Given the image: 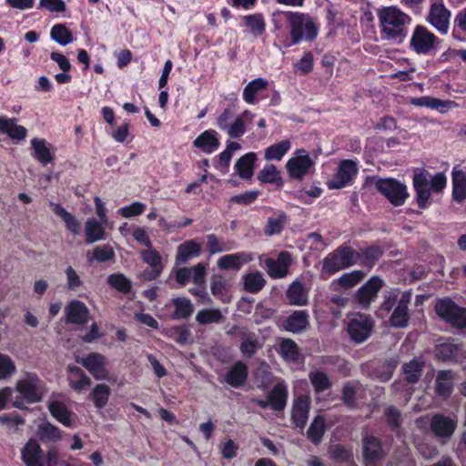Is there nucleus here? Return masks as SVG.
<instances>
[{
    "mask_svg": "<svg viewBox=\"0 0 466 466\" xmlns=\"http://www.w3.org/2000/svg\"><path fill=\"white\" fill-rule=\"evenodd\" d=\"M437 315L458 329L466 328V309L456 305L451 299L439 300L435 305Z\"/></svg>",
    "mask_w": 466,
    "mask_h": 466,
    "instance_id": "423d86ee",
    "label": "nucleus"
},
{
    "mask_svg": "<svg viewBox=\"0 0 466 466\" xmlns=\"http://www.w3.org/2000/svg\"><path fill=\"white\" fill-rule=\"evenodd\" d=\"M0 133L19 142L26 137L27 130L25 127L17 125L15 117L0 116Z\"/></svg>",
    "mask_w": 466,
    "mask_h": 466,
    "instance_id": "412c9836",
    "label": "nucleus"
},
{
    "mask_svg": "<svg viewBox=\"0 0 466 466\" xmlns=\"http://www.w3.org/2000/svg\"><path fill=\"white\" fill-rule=\"evenodd\" d=\"M309 380L317 392H322L330 388L331 382L328 375L323 371L309 373Z\"/></svg>",
    "mask_w": 466,
    "mask_h": 466,
    "instance_id": "864d4df0",
    "label": "nucleus"
},
{
    "mask_svg": "<svg viewBox=\"0 0 466 466\" xmlns=\"http://www.w3.org/2000/svg\"><path fill=\"white\" fill-rule=\"evenodd\" d=\"M224 316L219 309L208 308L200 309L196 314V321L199 325H208L212 323H219Z\"/></svg>",
    "mask_w": 466,
    "mask_h": 466,
    "instance_id": "58836bf2",
    "label": "nucleus"
},
{
    "mask_svg": "<svg viewBox=\"0 0 466 466\" xmlns=\"http://www.w3.org/2000/svg\"><path fill=\"white\" fill-rule=\"evenodd\" d=\"M287 222V216L284 212H278L274 217L268 218L264 233L267 236L279 234Z\"/></svg>",
    "mask_w": 466,
    "mask_h": 466,
    "instance_id": "c03bdc74",
    "label": "nucleus"
},
{
    "mask_svg": "<svg viewBox=\"0 0 466 466\" xmlns=\"http://www.w3.org/2000/svg\"><path fill=\"white\" fill-rule=\"evenodd\" d=\"M382 250L379 247H370L365 250H362L359 254V258L362 260V263L369 268H371L375 262L381 257Z\"/></svg>",
    "mask_w": 466,
    "mask_h": 466,
    "instance_id": "bf43d9fd",
    "label": "nucleus"
},
{
    "mask_svg": "<svg viewBox=\"0 0 466 466\" xmlns=\"http://www.w3.org/2000/svg\"><path fill=\"white\" fill-rule=\"evenodd\" d=\"M398 301V295L395 291L386 292L383 297V301L378 310V315L380 318H385Z\"/></svg>",
    "mask_w": 466,
    "mask_h": 466,
    "instance_id": "13d9d810",
    "label": "nucleus"
},
{
    "mask_svg": "<svg viewBox=\"0 0 466 466\" xmlns=\"http://www.w3.org/2000/svg\"><path fill=\"white\" fill-rule=\"evenodd\" d=\"M265 279L262 273L254 272L244 277L245 289L251 293L259 291L265 286Z\"/></svg>",
    "mask_w": 466,
    "mask_h": 466,
    "instance_id": "09e8293b",
    "label": "nucleus"
},
{
    "mask_svg": "<svg viewBox=\"0 0 466 466\" xmlns=\"http://www.w3.org/2000/svg\"><path fill=\"white\" fill-rule=\"evenodd\" d=\"M362 452L366 463H373L376 461H380L387 453L380 440L368 433L362 437Z\"/></svg>",
    "mask_w": 466,
    "mask_h": 466,
    "instance_id": "ddd939ff",
    "label": "nucleus"
},
{
    "mask_svg": "<svg viewBox=\"0 0 466 466\" xmlns=\"http://www.w3.org/2000/svg\"><path fill=\"white\" fill-rule=\"evenodd\" d=\"M201 246L194 239L185 241L177 247L176 255V263L177 265L186 264L191 258L198 257Z\"/></svg>",
    "mask_w": 466,
    "mask_h": 466,
    "instance_id": "a878e982",
    "label": "nucleus"
},
{
    "mask_svg": "<svg viewBox=\"0 0 466 466\" xmlns=\"http://www.w3.org/2000/svg\"><path fill=\"white\" fill-rule=\"evenodd\" d=\"M384 415L387 420L388 425L392 429H397L401 424V414L400 411L393 407L389 406L384 411Z\"/></svg>",
    "mask_w": 466,
    "mask_h": 466,
    "instance_id": "774afa93",
    "label": "nucleus"
},
{
    "mask_svg": "<svg viewBox=\"0 0 466 466\" xmlns=\"http://www.w3.org/2000/svg\"><path fill=\"white\" fill-rule=\"evenodd\" d=\"M438 38L426 26L418 25L410 35V48L417 55H429L437 48Z\"/></svg>",
    "mask_w": 466,
    "mask_h": 466,
    "instance_id": "0eeeda50",
    "label": "nucleus"
},
{
    "mask_svg": "<svg viewBox=\"0 0 466 466\" xmlns=\"http://www.w3.org/2000/svg\"><path fill=\"white\" fill-rule=\"evenodd\" d=\"M363 391L362 385L358 381H350L345 384L342 390V400L350 407L356 406V400Z\"/></svg>",
    "mask_w": 466,
    "mask_h": 466,
    "instance_id": "4c0bfd02",
    "label": "nucleus"
},
{
    "mask_svg": "<svg viewBox=\"0 0 466 466\" xmlns=\"http://www.w3.org/2000/svg\"><path fill=\"white\" fill-rule=\"evenodd\" d=\"M66 287L69 290H76L83 286V281L77 272L71 267H67L65 270Z\"/></svg>",
    "mask_w": 466,
    "mask_h": 466,
    "instance_id": "680f3d73",
    "label": "nucleus"
},
{
    "mask_svg": "<svg viewBox=\"0 0 466 466\" xmlns=\"http://www.w3.org/2000/svg\"><path fill=\"white\" fill-rule=\"evenodd\" d=\"M250 260H252V256L250 254L239 252L221 257L218 258L217 265L219 268L224 270H238L242 265L249 262Z\"/></svg>",
    "mask_w": 466,
    "mask_h": 466,
    "instance_id": "5701e85b",
    "label": "nucleus"
},
{
    "mask_svg": "<svg viewBox=\"0 0 466 466\" xmlns=\"http://www.w3.org/2000/svg\"><path fill=\"white\" fill-rule=\"evenodd\" d=\"M452 387H453L452 373L448 370L440 371L436 378L437 392L441 396L446 398L451 394Z\"/></svg>",
    "mask_w": 466,
    "mask_h": 466,
    "instance_id": "a19ab883",
    "label": "nucleus"
},
{
    "mask_svg": "<svg viewBox=\"0 0 466 466\" xmlns=\"http://www.w3.org/2000/svg\"><path fill=\"white\" fill-rule=\"evenodd\" d=\"M15 388L18 395L13 405L18 409L25 408L26 403L40 401L46 391L45 383L35 374H26L17 381Z\"/></svg>",
    "mask_w": 466,
    "mask_h": 466,
    "instance_id": "f03ea898",
    "label": "nucleus"
},
{
    "mask_svg": "<svg viewBox=\"0 0 466 466\" xmlns=\"http://www.w3.org/2000/svg\"><path fill=\"white\" fill-rule=\"evenodd\" d=\"M411 104L416 106H427L436 109H441L446 106V102L431 96H421L418 98H413L411 100Z\"/></svg>",
    "mask_w": 466,
    "mask_h": 466,
    "instance_id": "69168bd1",
    "label": "nucleus"
},
{
    "mask_svg": "<svg viewBox=\"0 0 466 466\" xmlns=\"http://www.w3.org/2000/svg\"><path fill=\"white\" fill-rule=\"evenodd\" d=\"M260 347L257 337L254 334H249L243 338L240 351L245 357L251 358Z\"/></svg>",
    "mask_w": 466,
    "mask_h": 466,
    "instance_id": "6e6d98bb",
    "label": "nucleus"
},
{
    "mask_svg": "<svg viewBox=\"0 0 466 466\" xmlns=\"http://www.w3.org/2000/svg\"><path fill=\"white\" fill-rule=\"evenodd\" d=\"M357 171V165L353 160H342L339 165L335 177L329 181V187L336 189L344 187Z\"/></svg>",
    "mask_w": 466,
    "mask_h": 466,
    "instance_id": "f3484780",
    "label": "nucleus"
},
{
    "mask_svg": "<svg viewBox=\"0 0 466 466\" xmlns=\"http://www.w3.org/2000/svg\"><path fill=\"white\" fill-rule=\"evenodd\" d=\"M289 303L293 306H306L309 303V289L299 280L293 281L286 291Z\"/></svg>",
    "mask_w": 466,
    "mask_h": 466,
    "instance_id": "4be33fe9",
    "label": "nucleus"
},
{
    "mask_svg": "<svg viewBox=\"0 0 466 466\" xmlns=\"http://www.w3.org/2000/svg\"><path fill=\"white\" fill-rule=\"evenodd\" d=\"M37 433L41 440L58 441L61 438L58 428L48 421L41 422L37 427Z\"/></svg>",
    "mask_w": 466,
    "mask_h": 466,
    "instance_id": "8fccbe9b",
    "label": "nucleus"
},
{
    "mask_svg": "<svg viewBox=\"0 0 466 466\" xmlns=\"http://www.w3.org/2000/svg\"><path fill=\"white\" fill-rule=\"evenodd\" d=\"M96 380H106L108 371L106 369V358L99 353H90L77 360Z\"/></svg>",
    "mask_w": 466,
    "mask_h": 466,
    "instance_id": "2eb2a0df",
    "label": "nucleus"
},
{
    "mask_svg": "<svg viewBox=\"0 0 466 466\" xmlns=\"http://www.w3.org/2000/svg\"><path fill=\"white\" fill-rule=\"evenodd\" d=\"M256 159L254 153H248L238 159L236 164V169L239 177L248 179L253 175V165Z\"/></svg>",
    "mask_w": 466,
    "mask_h": 466,
    "instance_id": "79ce46f5",
    "label": "nucleus"
},
{
    "mask_svg": "<svg viewBox=\"0 0 466 466\" xmlns=\"http://www.w3.org/2000/svg\"><path fill=\"white\" fill-rule=\"evenodd\" d=\"M94 259L99 262L111 260L115 257V252L109 245L97 246L93 250Z\"/></svg>",
    "mask_w": 466,
    "mask_h": 466,
    "instance_id": "338daca9",
    "label": "nucleus"
},
{
    "mask_svg": "<svg viewBox=\"0 0 466 466\" xmlns=\"http://www.w3.org/2000/svg\"><path fill=\"white\" fill-rule=\"evenodd\" d=\"M175 308L171 317L173 319H187L192 315L194 307L191 300L185 297H179L172 299Z\"/></svg>",
    "mask_w": 466,
    "mask_h": 466,
    "instance_id": "473e14b6",
    "label": "nucleus"
},
{
    "mask_svg": "<svg viewBox=\"0 0 466 466\" xmlns=\"http://www.w3.org/2000/svg\"><path fill=\"white\" fill-rule=\"evenodd\" d=\"M140 255L143 261L149 265L151 268H154L155 272H157V270L163 269L162 258L157 250L153 249L152 248H147V250H142Z\"/></svg>",
    "mask_w": 466,
    "mask_h": 466,
    "instance_id": "5fc2aeb1",
    "label": "nucleus"
},
{
    "mask_svg": "<svg viewBox=\"0 0 466 466\" xmlns=\"http://www.w3.org/2000/svg\"><path fill=\"white\" fill-rule=\"evenodd\" d=\"M52 40L61 46H66L73 42V35L69 29L63 24L55 25L50 32Z\"/></svg>",
    "mask_w": 466,
    "mask_h": 466,
    "instance_id": "a18cd8bd",
    "label": "nucleus"
},
{
    "mask_svg": "<svg viewBox=\"0 0 466 466\" xmlns=\"http://www.w3.org/2000/svg\"><path fill=\"white\" fill-rule=\"evenodd\" d=\"M15 372V365L12 359L0 353V380H5Z\"/></svg>",
    "mask_w": 466,
    "mask_h": 466,
    "instance_id": "0e129e2a",
    "label": "nucleus"
},
{
    "mask_svg": "<svg viewBox=\"0 0 466 466\" xmlns=\"http://www.w3.org/2000/svg\"><path fill=\"white\" fill-rule=\"evenodd\" d=\"M457 428V421L442 414L437 413L431 416V432L440 439L451 438Z\"/></svg>",
    "mask_w": 466,
    "mask_h": 466,
    "instance_id": "dca6fc26",
    "label": "nucleus"
},
{
    "mask_svg": "<svg viewBox=\"0 0 466 466\" xmlns=\"http://www.w3.org/2000/svg\"><path fill=\"white\" fill-rule=\"evenodd\" d=\"M358 260L359 253L350 247L341 246L324 258L321 278L326 279L341 269L354 265Z\"/></svg>",
    "mask_w": 466,
    "mask_h": 466,
    "instance_id": "20e7f679",
    "label": "nucleus"
},
{
    "mask_svg": "<svg viewBox=\"0 0 466 466\" xmlns=\"http://www.w3.org/2000/svg\"><path fill=\"white\" fill-rule=\"evenodd\" d=\"M233 242L226 241L215 234H209L206 237V246L210 254L230 251L233 248Z\"/></svg>",
    "mask_w": 466,
    "mask_h": 466,
    "instance_id": "c9c22d12",
    "label": "nucleus"
},
{
    "mask_svg": "<svg viewBox=\"0 0 466 466\" xmlns=\"http://www.w3.org/2000/svg\"><path fill=\"white\" fill-rule=\"evenodd\" d=\"M248 378V368L242 361H237L228 371L226 382L231 387L243 385Z\"/></svg>",
    "mask_w": 466,
    "mask_h": 466,
    "instance_id": "bb28decb",
    "label": "nucleus"
},
{
    "mask_svg": "<svg viewBox=\"0 0 466 466\" xmlns=\"http://www.w3.org/2000/svg\"><path fill=\"white\" fill-rule=\"evenodd\" d=\"M111 390L106 384H97L92 391V399L96 408L100 409L107 404Z\"/></svg>",
    "mask_w": 466,
    "mask_h": 466,
    "instance_id": "de8ad7c7",
    "label": "nucleus"
},
{
    "mask_svg": "<svg viewBox=\"0 0 466 466\" xmlns=\"http://www.w3.org/2000/svg\"><path fill=\"white\" fill-rule=\"evenodd\" d=\"M176 281L185 286L192 281L198 286H203L206 282V267L202 263H198L191 268H180L176 273Z\"/></svg>",
    "mask_w": 466,
    "mask_h": 466,
    "instance_id": "4468645a",
    "label": "nucleus"
},
{
    "mask_svg": "<svg viewBox=\"0 0 466 466\" xmlns=\"http://www.w3.org/2000/svg\"><path fill=\"white\" fill-rule=\"evenodd\" d=\"M413 184L417 193L418 205L420 208H424L427 206L431 197V190L432 189L428 174L423 171L415 174Z\"/></svg>",
    "mask_w": 466,
    "mask_h": 466,
    "instance_id": "6ab92c4d",
    "label": "nucleus"
},
{
    "mask_svg": "<svg viewBox=\"0 0 466 466\" xmlns=\"http://www.w3.org/2000/svg\"><path fill=\"white\" fill-rule=\"evenodd\" d=\"M21 459L25 466H56L59 454L55 449L49 450L44 456L39 443L29 440L21 450Z\"/></svg>",
    "mask_w": 466,
    "mask_h": 466,
    "instance_id": "39448f33",
    "label": "nucleus"
},
{
    "mask_svg": "<svg viewBox=\"0 0 466 466\" xmlns=\"http://www.w3.org/2000/svg\"><path fill=\"white\" fill-rule=\"evenodd\" d=\"M325 432V421L324 419L317 417L314 419L308 430L309 439L315 444H319Z\"/></svg>",
    "mask_w": 466,
    "mask_h": 466,
    "instance_id": "3c124183",
    "label": "nucleus"
},
{
    "mask_svg": "<svg viewBox=\"0 0 466 466\" xmlns=\"http://www.w3.org/2000/svg\"><path fill=\"white\" fill-rule=\"evenodd\" d=\"M289 256L286 252H281L279 255L278 260H268L267 262L268 273L273 278H283L288 273Z\"/></svg>",
    "mask_w": 466,
    "mask_h": 466,
    "instance_id": "f704fd0d",
    "label": "nucleus"
},
{
    "mask_svg": "<svg viewBox=\"0 0 466 466\" xmlns=\"http://www.w3.org/2000/svg\"><path fill=\"white\" fill-rule=\"evenodd\" d=\"M422 369L423 362L417 360L405 363L402 367L404 380L411 384L417 383L422 375Z\"/></svg>",
    "mask_w": 466,
    "mask_h": 466,
    "instance_id": "ea45409f",
    "label": "nucleus"
},
{
    "mask_svg": "<svg viewBox=\"0 0 466 466\" xmlns=\"http://www.w3.org/2000/svg\"><path fill=\"white\" fill-rule=\"evenodd\" d=\"M48 410L52 416L66 427H72V413L67 407L60 401H53L49 404Z\"/></svg>",
    "mask_w": 466,
    "mask_h": 466,
    "instance_id": "72a5a7b5",
    "label": "nucleus"
},
{
    "mask_svg": "<svg viewBox=\"0 0 466 466\" xmlns=\"http://www.w3.org/2000/svg\"><path fill=\"white\" fill-rule=\"evenodd\" d=\"M246 25L250 29V33L255 35H260L265 31V22L262 15L255 14L244 16Z\"/></svg>",
    "mask_w": 466,
    "mask_h": 466,
    "instance_id": "603ef678",
    "label": "nucleus"
},
{
    "mask_svg": "<svg viewBox=\"0 0 466 466\" xmlns=\"http://www.w3.org/2000/svg\"><path fill=\"white\" fill-rule=\"evenodd\" d=\"M285 17L290 27L292 44H298L302 40L312 41L317 37L318 27L309 15L286 12Z\"/></svg>",
    "mask_w": 466,
    "mask_h": 466,
    "instance_id": "7ed1b4c3",
    "label": "nucleus"
},
{
    "mask_svg": "<svg viewBox=\"0 0 466 466\" xmlns=\"http://www.w3.org/2000/svg\"><path fill=\"white\" fill-rule=\"evenodd\" d=\"M452 198L458 203L466 199V174L456 168L452 171Z\"/></svg>",
    "mask_w": 466,
    "mask_h": 466,
    "instance_id": "cd10ccee",
    "label": "nucleus"
},
{
    "mask_svg": "<svg viewBox=\"0 0 466 466\" xmlns=\"http://www.w3.org/2000/svg\"><path fill=\"white\" fill-rule=\"evenodd\" d=\"M309 410V400L299 396L293 404L291 418L297 427L303 429L307 423Z\"/></svg>",
    "mask_w": 466,
    "mask_h": 466,
    "instance_id": "b1692460",
    "label": "nucleus"
},
{
    "mask_svg": "<svg viewBox=\"0 0 466 466\" xmlns=\"http://www.w3.org/2000/svg\"><path fill=\"white\" fill-rule=\"evenodd\" d=\"M66 322L77 325H85L88 321L89 309L79 300H73L65 308Z\"/></svg>",
    "mask_w": 466,
    "mask_h": 466,
    "instance_id": "a211bd4d",
    "label": "nucleus"
},
{
    "mask_svg": "<svg viewBox=\"0 0 466 466\" xmlns=\"http://www.w3.org/2000/svg\"><path fill=\"white\" fill-rule=\"evenodd\" d=\"M278 352L287 361H295L298 360L299 349L297 343L291 339H283L279 343Z\"/></svg>",
    "mask_w": 466,
    "mask_h": 466,
    "instance_id": "37998d69",
    "label": "nucleus"
},
{
    "mask_svg": "<svg viewBox=\"0 0 466 466\" xmlns=\"http://www.w3.org/2000/svg\"><path fill=\"white\" fill-rule=\"evenodd\" d=\"M252 114L245 111L241 116L236 117L228 127L223 128L231 138H238L246 132V124L252 120Z\"/></svg>",
    "mask_w": 466,
    "mask_h": 466,
    "instance_id": "c756f323",
    "label": "nucleus"
},
{
    "mask_svg": "<svg viewBox=\"0 0 466 466\" xmlns=\"http://www.w3.org/2000/svg\"><path fill=\"white\" fill-rule=\"evenodd\" d=\"M451 11L442 2L432 3L429 15V23L441 34L445 35L450 28Z\"/></svg>",
    "mask_w": 466,
    "mask_h": 466,
    "instance_id": "9b49d317",
    "label": "nucleus"
},
{
    "mask_svg": "<svg viewBox=\"0 0 466 466\" xmlns=\"http://www.w3.org/2000/svg\"><path fill=\"white\" fill-rule=\"evenodd\" d=\"M309 326V316L306 310H295L285 321V329L299 333Z\"/></svg>",
    "mask_w": 466,
    "mask_h": 466,
    "instance_id": "393cba45",
    "label": "nucleus"
},
{
    "mask_svg": "<svg viewBox=\"0 0 466 466\" xmlns=\"http://www.w3.org/2000/svg\"><path fill=\"white\" fill-rule=\"evenodd\" d=\"M258 179L262 183H276L280 181V177L273 165H268L258 173Z\"/></svg>",
    "mask_w": 466,
    "mask_h": 466,
    "instance_id": "e2e57ef3",
    "label": "nucleus"
},
{
    "mask_svg": "<svg viewBox=\"0 0 466 466\" xmlns=\"http://www.w3.org/2000/svg\"><path fill=\"white\" fill-rule=\"evenodd\" d=\"M51 206L53 207L54 213L65 222L66 228L74 235H78L81 230L80 222L61 205L51 203Z\"/></svg>",
    "mask_w": 466,
    "mask_h": 466,
    "instance_id": "7c9ffc66",
    "label": "nucleus"
},
{
    "mask_svg": "<svg viewBox=\"0 0 466 466\" xmlns=\"http://www.w3.org/2000/svg\"><path fill=\"white\" fill-rule=\"evenodd\" d=\"M411 299V294L405 292L398 301V305L390 316L391 326L396 328H404L408 325L409 314L408 306Z\"/></svg>",
    "mask_w": 466,
    "mask_h": 466,
    "instance_id": "aec40b11",
    "label": "nucleus"
},
{
    "mask_svg": "<svg viewBox=\"0 0 466 466\" xmlns=\"http://www.w3.org/2000/svg\"><path fill=\"white\" fill-rule=\"evenodd\" d=\"M382 40L402 44L408 36L411 17L396 6L382 7L378 12Z\"/></svg>",
    "mask_w": 466,
    "mask_h": 466,
    "instance_id": "f257e3e1",
    "label": "nucleus"
},
{
    "mask_svg": "<svg viewBox=\"0 0 466 466\" xmlns=\"http://www.w3.org/2000/svg\"><path fill=\"white\" fill-rule=\"evenodd\" d=\"M374 327V320L369 315L356 314L348 323V333L357 343L365 341L370 335Z\"/></svg>",
    "mask_w": 466,
    "mask_h": 466,
    "instance_id": "6e6552de",
    "label": "nucleus"
},
{
    "mask_svg": "<svg viewBox=\"0 0 466 466\" xmlns=\"http://www.w3.org/2000/svg\"><path fill=\"white\" fill-rule=\"evenodd\" d=\"M383 285V280L374 276L358 289L356 297L363 309H368L375 300Z\"/></svg>",
    "mask_w": 466,
    "mask_h": 466,
    "instance_id": "f8f14e48",
    "label": "nucleus"
},
{
    "mask_svg": "<svg viewBox=\"0 0 466 466\" xmlns=\"http://www.w3.org/2000/svg\"><path fill=\"white\" fill-rule=\"evenodd\" d=\"M268 398L270 401V406L274 410H284L288 399L287 386L283 383L276 384L268 393Z\"/></svg>",
    "mask_w": 466,
    "mask_h": 466,
    "instance_id": "c85d7f7f",
    "label": "nucleus"
},
{
    "mask_svg": "<svg viewBox=\"0 0 466 466\" xmlns=\"http://www.w3.org/2000/svg\"><path fill=\"white\" fill-rule=\"evenodd\" d=\"M107 282L111 287L123 293H127L131 289V281L123 274L108 276Z\"/></svg>",
    "mask_w": 466,
    "mask_h": 466,
    "instance_id": "4d7b16f0",
    "label": "nucleus"
},
{
    "mask_svg": "<svg viewBox=\"0 0 466 466\" xmlns=\"http://www.w3.org/2000/svg\"><path fill=\"white\" fill-rule=\"evenodd\" d=\"M377 189L384 195L394 206H401L408 193L406 187L393 178L379 179L376 182Z\"/></svg>",
    "mask_w": 466,
    "mask_h": 466,
    "instance_id": "9d476101",
    "label": "nucleus"
},
{
    "mask_svg": "<svg viewBox=\"0 0 466 466\" xmlns=\"http://www.w3.org/2000/svg\"><path fill=\"white\" fill-rule=\"evenodd\" d=\"M268 87V82L262 78H256L249 82L243 90V99L248 104H256V94Z\"/></svg>",
    "mask_w": 466,
    "mask_h": 466,
    "instance_id": "e433bc0d",
    "label": "nucleus"
},
{
    "mask_svg": "<svg viewBox=\"0 0 466 466\" xmlns=\"http://www.w3.org/2000/svg\"><path fill=\"white\" fill-rule=\"evenodd\" d=\"M314 161L303 149L296 152L287 163L289 175L293 179L302 180L306 176L313 170Z\"/></svg>",
    "mask_w": 466,
    "mask_h": 466,
    "instance_id": "1a4fd4ad",
    "label": "nucleus"
},
{
    "mask_svg": "<svg viewBox=\"0 0 466 466\" xmlns=\"http://www.w3.org/2000/svg\"><path fill=\"white\" fill-rule=\"evenodd\" d=\"M70 371L75 373L77 380L69 379L70 386L76 391H80L85 386L90 385L91 380L78 367L70 368Z\"/></svg>",
    "mask_w": 466,
    "mask_h": 466,
    "instance_id": "052dcab7",
    "label": "nucleus"
},
{
    "mask_svg": "<svg viewBox=\"0 0 466 466\" xmlns=\"http://www.w3.org/2000/svg\"><path fill=\"white\" fill-rule=\"evenodd\" d=\"M365 276L366 273L362 270H352L344 273L338 279L334 280L333 283H337L344 289H350L360 283Z\"/></svg>",
    "mask_w": 466,
    "mask_h": 466,
    "instance_id": "49530a36",
    "label": "nucleus"
},
{
    "mask_svg": "<svg viewBox=\"0 0 466 466\" xmlns=\"http://www.w3.org/2000/svg\"><path fill=\"white\" fill-rule=\"evenodd\" d=\"M86 242L92 244L103 240L106 238V231L101 223L95 218H88L85 225Z\"/></svg>",
    "mask_w": 466,
    "mask_h": 466,
    "instance_id": "2f4dec72",
    "label": "nucleus"
}]
</instances>
